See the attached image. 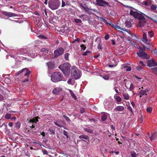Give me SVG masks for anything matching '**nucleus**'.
Instances as JSON below:
<instances>
[{"label":"nucleus","instance_id":"58836bf2","mask_svg":"<svg viewBox=\"0 0 157 157\" xmlns=\"http://www.w3.org/2000/svg\"><path fill=\"white\" fill-rule=\"evenodd\" d=\"M70 54L68 53H67L65 54L64 55V58L66 60H67L69 59V56Z\"/></svg>","mask_w":157,"mask_h":157},{"label":"nucleus","instance_id":"0eeeda50","mask_svg":"<svg viewBox=\"0 0 157 157\" xmlns=\"http://www.w3.org/2000/svg\"><path fill=\"white\" fill-rule=\"evenodd\" d=\"M38 121L37 118V117H35V118H33V119H31L29 122H28V124H29V126H30V124H32V125L30 126V128H33L34 130L36 129V128H35L34 126V125H35L34 124L36 123V122Z\"/></svg>","mask_w":157,"mask_h":157},{"label":"nucleus","instance_id":"bb28decb","mask_svg":"<svg viewBox=\"0 0 157 157\" xmlns=\"http://www.w3.org/2000/svg\"><path fill=\"white\" fill-rule=\"evenodd\" d=\"M123 97L124 99L128 100L129 98V95L128 94L126 93H124L123 94Z\"/></svg>","mask_w":157,"mask_h":157},{"label":"nucleus","instance_id":"bf43d9fd","mask_svg":"<svg viewBox=\"0 0 157 157\" xmlns=\"http://www.w3.org/2000/svg\"><path fill=\"white\" fill-rule=\"evenodd\" d=\"M4 98L3 96L1 94H0V101H2L4 99Z\"/></svg>","mask_w":157,"mask_h":157},{"label":"nucleus","instance_id":"393cba45","mask_svg":"<svg viewBox=\"0 0 157 157\" xmlns=\"http://www.w3.org/2000/svg\"><path fill=\"white\" fill-rule=\"evenodd\" d=\"M48 50L45 48H42L41 50V52L43 53V54L46 55L48 53Z\"/></svg>","mask_w":157,"mask_h":157},{"label":"nucleus","instance_id":"13d9d810","mask_svg":"<svg viewBox=\"0 0 157 157\" xmlns=\"http://www.w3.org/2000/svg\"><path fill=\"white\" fill-rule=\"evenodd\" d=\"M140 64H141L142 66L143 67H145L146 66V64L144 63L143 62V61H140L139 62Z\"/></svg>","mask_w":157,"mask_h":157},{"label":"nucleus","instance_id":"a18cd8bd","mask_svg":"<svg viewBox=\"0 0 157 157\" xmlns=\"http://www.w3.org/2000/svg\"><path fill=\"white\" fill-rule=\"evenodd\" d=\"M134 87L133 84L132 83H131L129 88V90L132 91L134 89Z\"/></svg>","mask_w":157,"mask_h":157},{"label":"nucleus","instance_id":"09e8293b","mask_svg":"<svg viewBox=\"0 0 157 157\" xmlns=\"http://www.w3.org/2000/svg\"><path fill=\"white\" fill-rule=\"evenodd\" d=\"M152 53L154 55L156 56L157 57V50L156 49H155L152 51Z\"/></svg>","mask_w":157,"mask_h":157},{"label":"nucleus","instance_id":"ea45409f","mask_svg":"<svg viewBox=\"0 0 157 157\" xmlns=\"http://www.w3.org/2000/svg\"><path fill=\"white\" fill-rule=\"evenodd\" d=\"M157 8V6H156L155 5H152L151 7V9L153 10H156Z\"/></svg>","mask_w":157,"mask_h":157},{"label":"nucleus","instance_id":"6e6552de","mask_svg":"<svg viewBox=\"0 0 157 157\" xmlns=\"http://www.w3.org/2000/svg\"><path fill=\"white\" fill-rule=\"evenodd\" d=\"M96 2L99 6L106 7L109 6L108 2L103 0H96Z\"/></svg>","mask_w":157,"mask_h":157},{"label":"nucleus","instance_id":"338daca9","mask_svg":"<svg viewBox=\"0 0 157 157\" xmlns=\"http://www.w3.org/2000/svg\"><path fill=\"white\" fill-rule=\"evenodd\" d=\"M65 3L64 2L62 1V7H64L65 6Z\"/></svg>","mask_w":157,"mask_h":157},{"label":"nucleus","instance_id":"e2e57ef3","mask_svg":"<svg viewBox=\"0 0 157 157\" xmlns=\"http://www.w3.org/2000/svg\"><path fill=\"white\" fill-rule=\"evenodd\" d=\"M8 12H5V11H3L2 12V14L5 15L7 16V13Z\"/></svg>","mask_w":157,"mask_h":157},{"label":"nucleus","instance_id":"603ef678","mask_svg":"<svg viewBox=\"0 0 157 157\" xmlns=\"http://www.w3.org/2000/svg\"><path fill=\"white\" fill-rule=\"evenodd\" d=\"M48 131H50V134H55V131H54V130L53 129H51V130L49 129Z\"/></svg>","mask_w":157,"mask_h":157},{"label":"nucleus","instance_id":"473e14b6","mask_svg":"<svg viewBox=\"0 0 157 157\" xmlns=\"http://www.w3.org/2000/svg\"><path fill=\"white\" fill-rule=\"evenodd\" d=\"M152 108L151 107H149L147 108L146 111L149 113H151L152 112Z\"/></svg>","mask_w":157,"mask_h":157},{"label":"nucleus","instance_id":"37998d69","mask_svg":"<svg viewBox=\"0 0 157 157\" xmlns=\"http://www.w3.org/2000/svg\"><path fill=\"white\" fill-rule=\"evenodd\" d=\"M63 117L65 119L68 121H70V119L66 116L63 115Z\"/></svg>","mask_w":157,"mask_h":157},{"label":"nucleus","instance_id":"f03ea898","mask_svg":"<svg viewBox=\"0 0 157 157\" xmlns=\"http://www.w3.org/2000/svg\"><path fill=\"white\" fill-rule=\"evenodd\" d=\"M71 76L74 79H77L80 78L82 75L81 71L75 66H73L71 70Z\"/></svg>","mask_w":157,"mask_h":157},{"label":"nucleus","instance_id":"3c124183","mask_svg":"<svg viewBox=\"0 0 157 157\" xmlns=\"http://www.w3.org/2000/svg\"><path fill=\"white\" fill-rule=\"evenodd\" d=\"M85 111V109L84 108H82L80 111V113L82 114Z\"/></svg>","mask_w":157,"mask_h":157},{"label":"nucleus","instance_id":"c85d7f7f","mask_svg":"<svg viewBox=\"0 0 157 157\" xmlns=\"http://www.w3.org/2000/svg\"><path fill=\"white\" fill-rule=\"evenodd\" d=\"M69 92L71 95L72 97L75 99L76 98V96H75L74 93L73 92V91L70 90H69Z\"/></svg>","mask_w":157,"mask_h":157},{"label":"nucleus","instance_id":"7c9ffc66","mask_svg":"<svg viewBox=\"0 0 157 157\" xmlns=\"http://www.w3.org/2000/svg\"><path fill=\"white\" fill-rule=\"evenodd\" d=\"M151 70L153 72L157 75V67L151 68Z\"/></svg>","mask_w":157,"mask_h":157},{"label":"nucleus","instance_id":"4468645a","mask_svg":"<svg viewBox=\"0 0 157 157\" xmlns=\"http://www.w3.org/2000/svg\"><path fill=\"white\" fill-rule=\"evenodd\" d=\"M25 70H26V72L24 76H27V77H28L30 74V71L26 68L23 69L22 70L19 71L17 73H21Z\"/></svg>","mask_w":157,"mask_h":157},{"label":"nucleus","instance_id":"c9c22d12","mask_svg":"<svg viewBox=\"0 0 157 157\" xmlns=\"http://www.w3.org/2000/svg\"><path fill=\"white\" fill-rule=\"evenodd\" d=\"M5 118L7 119H10L11 118L10 114L9 113L6 114L5 116Z\"/></svg>","mask_w":157,"mask_h":157},{"label":"nucleus","instance_id":"39448f33","mask_svg":"<svg viewBox=\"0 0 157 157\" xmlns=\"http://www.w3.org/2000/svg\"><path fill=\"white\" fill-rule=\"evenodd\" d=\"M60 2L58 0L51 1L49 4V7L52 10H55L59 7Z\"/></svg>","mask_w":157,"mask_h":157},{"label":"nucleus","instance_id":"49530a36","mask_svg":"<svg viewBox=\"0 0 157 157\" xmlns=\"http://www.w3.org/2000/svg\"><path fill=\"white\" fill-rule=\"evenodd\" d=\"M127 109H128L132 113H133V110L132 107L129 105L127 107Z\"/></svg>","mask_w":157,"mask_h":157},{"label":"nucleus","instance_id":"680f3d73","mask_svg":"<svg viewBox=\"0 0 157 157\" xmlns=\"http://www.w3.org/2000/svg\"><path fill=\"white\" fill-rule=\"evenodd\" d=\"M97 48H98V49H102L101 45L100 44H98V45Z\"/></svg>","mask_w":157,"mask_h":157},{"label":"nucleus","instance_id":"6e6d98bb","mask_svg":"<svg viewBox=\"0 0 157 157\" xmlns=\"http://www.w3.org/2000/svg\"><path fill=\"white\" fill-rule=\"evenodd\" d=\"M71 81H72L71 79V78H69L67 82L69 84H72Z\"/></svg>","mask_w":157,"mask_h":157},{"label":"nucleus","instance_id":"de8ad7c7","mask_svg":"<svg viewBox=\"0 0 157 157\" xmlns=\"http://www.w3.org/2000/svg\"><path fill=\"white\" fill-rule=\"evenodd\" d=\"M108 104H109V102L104 103V105L105 108L107 109L108 108L110 107V106H107V105Z\"/></svg>","mask_w":157,"mask_h":157},{"label":"nucleus","instance_id":"5701e85b","mask_svg":"<svg viewBox=\"0 0 157 157\" xmlns=\"http://www.w3.org/2000/svg\"><path fill=\"white\" fill-rule=\"evenodd\" d=\"M6 16L9 17H15L17 16V14L16 13L11 12H8Z\"/></svg>","mask_w":157,"mask_h":157},{"label":"nucleus","instance_id":"774afa93","mask_svg":"<svg viewBox=\"0 0 157 157\" xmlns=\"http://www.w3.org/2000/svg\"><path fill=\"white\" fill-rule=\"evenodd\" d=\"M13 124L12 122H10L9 123V124H8V125L10 127H11L13 126Z\"/></svg>","mask_w":157,"mask_h":157},{"label":"nucleus","instance_id":"e433bc0d","mask_svg":"<svg viewBox=\"0 0 157 157\" xmlns=\"http://www.w3.org/2000/svg\"><path fill=\"white\" fill-rule=\"evenodd\" d=\"M38 37L39 38L41 39H47V37L46 36H44V35H39L38 36Z\"/></svg>","mask_w":157,"mask_h":157},{"label":"nucleus","instance_id":"423d86ee","mask_svg":"<svg viewBox=\"0 0 157 157\" xmlns=\"http://www.w3.org/2000/svg\"><path fill=\"white\" fill-rule=\"evenodd\" d=\"M64 49L62 48H59L55 50L54 53L55 57H57L62 55L64 52Z\"/></svg>","mask_w":157,"mask_h":157},{"label":"nucleus","instance_id":"4d7b16f0","mask_svg":"<svg viewBox=\"0 0 157 157\" xmlns=\"http://www.w3.org/2000/svg\"><path fill=\"white\" fill-rule=\"evenodd\" d=\"M108 66L109 67H113L116 66L117 65L116 64L113 65V64H108Z\"/></svg>","mask_w":157,"mask_h":157},{"label":"nucleus","instance_id":"2f4dec72","mask_svg":"<svg viewBox=\"0 0 157 157\" xmlns=\"http://www.w3.org/2000/svg\"><path fill=\"white\" fill-rule=\"evenodd\" d=\"M124 68H126V71H130L131 70V67L130 66H124Z\"/></svg>","mask_w":157,"mask_h":157},{"label":"nucleus","instance_id":"6ab92c4d","mask_svg":"<svg viewBox=\"0 0 157 157\" xmlns=\"http://www.w3.org/2000/svg\"><path fill=\"white\" fill-rule=\"evenodd\" d=\"M132 21L129 20V21H126L125 24L126 26L128 28H130L132 26Z\"/></svg>","mask_w":157,"mask_h":157},{"label":"nucleus","instance_id":"9b49d317","mask_svg":"<svg viewBox=\"0 0 157 157\" xmlns=\"http://www.w3.org/2000/svg\"><path fill=\"white\" fill-rule=\"evenodd\" d=\"M27 54L29 56L32 58H35L37 56V53L35 52V51H33L29 50V51L27 53L24 52L21 53V54Z\"/></svg>","mask_w":157,"mask_h":157},{"label":"nucleus","instance_id":"69168bd1","mask_svg":"<svg viewBox=\"0 0 157 157\" xmlns=\"http://www.w3.org/2000/svg\"><path fill=\"white\" fill-rule=\"evenodd\" d=\"M110 25L111 26V27L113 28H115L116 25L111 23L110 24Z\"/></svg>","mask_w":157,"mask_h":157},{"label":"nucleus","instance_id":"f3484780","mask_svg":"<svg viewBox=\"0 0 157 157\" xmlns=\"http://www.w3.org/2000/svg\"><path fill=\"white\" fill-rule=\"evenodd\" d=\"M62 90L61 88L60 87H57L55 88L52 91L53 94H58Z\"/></svg>","mask_w":157,"mask_h":157},{"label":"nucleus","instance_id":"ddd939ff","mask_svg":"<svg viewBox=\"0 0 157 157\" xmlns=\"http://www.w3.org/2000/svg\"><path fill=\"white\" fill-rule=\"evenodd\" d=\"M143 41L146 44H149L150 43V40L149 39H148L147 37V34L144 33L143 34Z\"/></svg>","mask_w":157,"mask_h":157},{"label":"nucleus","instance_id":"0e129e2a","mask_svg":"<svg viewBox=\"0 0 157 157\" xmlns=\"http://www.w3.org/2000/svg\"><path fill=\"white\" fill-rule=\"evenodd\" d=\"M131 104L133 108H134L135 107V104L134 103L133 101H132L131 102Z\"/></svg>","mask_w":157,"mask_h":157},{"label":"nucleus","instance_id":"b1692460","mask_svg":"<svg viewBox=\"0 0 157 157\" xmlns=\"http://www.w3.org/2000/svg\"><path fill=\"white\" fill-rule=\"evenodd\" d=\"M157 136V133L156 132H154L150 137V139L151 140L155 139Z\"/></svg>","mask_w":157,"mask_h":157},{"label":"nucleus","instance_id":"864d4df0","mask_svg":"<svg viewBox=\"0 0 157 157\" xmlns=\"http://www.w3.org/2000/svg\"><path fill=\"white\" fill-rule=\"evenodd\" d=\"M44 154L47 155L48 154V152L45 149H43L42 151Z\"/></svg>","mask_w":157,"mask_h":157},{"label":"nucleus","instance_id":"c03bdc74","mask_svg":"<svg viewBox=\"0 0 157 157\" xmlns=\"http://www.w3.org/2000/svg\"><path fill=\"white\" fill-rule=\"evenodd\" d=\"M63 134L66 136L67 138H68V133L65 130L63 131Z\"/></svg>","mask_w":157,"mask_h":157},{"label":"nucleus","instance_id":"2eb2a0df","mask_svg":"<svg viewBox=\"0 0 157 157\" xmlns=\"http://www.w3.org/2000/svg\"><path fill=\"white\" fill-rule=\"evenodd\" d=\"M150 90V89L149 88H147L145 90H141L139 93V94L140 95V97H141L142 96H143L144 95H147V92Z\"/></svg>","mask_w":157,"mask_h":157},{"label":"nucleus","instance_id":"4c0bfd02","mask_svg":"<svg viewBox=\"0 0 157 157\" xmlns=\"http://www.w3.org/2000/svg\"><path fill=\"white\" fill-rule=\"evenodd\" d=\"M21 124L20 122H17L15 124V127L18 129L20 127Z\"/></svg>","mask_w":157,"mask_h":157},{"label":"nucleus","instance_id":"f257e3e1","mask_svg":"<svg viewBox=\"0 0 157 157\" xmlns=\"http://www.w3.org/2000/svg\"><path fill=\"white\" fill-rule=\"evenodd\" d=\"M129 11L130 15L139 20L140 26L143 27L147 21L144 15L147 17L146 15L140 11L135 9L132 7H129L128 9Z\"/></svg>","mask_w":157,"mask_h":157},{"label":"nucleus","instance_id":"5fc2aeb1","mask_svg":"<svg viewBox=\"0 0 157 157\" xmlns=\"http://www.w3.org/2000/svg\"><path fill=\"white\" fill-rule=\"evenodd\" d=\"M109 34H107L105 35V40H108L109 38Z\"/></svg>","mask_w":157,"mask_h":157},{"label":"nucleus","instance_id":"a211bd4d","mask_svg":"<svg viewBox=\"0 0 157 157\" xmlns=\"http://www.w3.org/2000/svg\"><path fill=\"white\" fill-rule=\"evenodd\" d=\"M115 73L113 71L109 75H105L103 76V78L105 80H108L110 76H111V75H113L114 76H115Z\"/></svg>","mask_w":157,"mask_h":157},{"label":"nucleus","instance_id":"dca6fc26","mask_svg":"<svg viewBox=\"0 0 157 157\" xmlns=\"http://www.w3.org/2000/svg\"><path fill=\"white\" fill-rule=\"evenodd\" d=\"M125 108L124 106H117L114 109V111H115L122 112L124 109Z\"/></svg>","mask_w":157,"mask_h":157},{"label":"nucleus","instance_id":"4be33fe9","mask_svg":"<svg viewBox=\"0 0 157 157\" xmlns=\"http://www.w3.org/2000/svg\"><path fill=\"white\" fill-rule=\"evenodd\" d=\"M54 123L55 125L61 128L63 127V124H61L60 122L54 121Z\"/></svg>","mask_w":157,"mask_h":157},{"label":"nucleus","instance_id":"7ed1b4c3","mask_svg":"<svg viewBox=\"0 0 157 157\" xmlns=\"http://www.w3.org/2000/svg\"><path fill=\"white\" fill-rule=\"evenodd\" d=\"M63 76L59 72H56L53 73L51 76V80L54 82H56L62 80Z\"/></svg>","mask_w":157,"mask_h":157},{"label":"nucleus","instance_id":"8fccbe9b","mask_svg":"<svg viewBox=\"0 0 157 157\" xmlns=\"http://www.w3.org/2000/svg\"><path fill=\"white\" fill-rule=\"evenodd\" d=\"M90 53V51H86L85 52L83 53L82 54V55L83 56H86L88 55V53Z\"/></svg>","mask_w":157,"mask_h":157},{"label":"nucleus","instance_id":"a19ab883","mask_svg":"<svg viewBox=\"0 0 157 157\" xmlns=\"http://www.w3.org/2000/svg\"><path fill=\"white\" fill-rule=\"evenodd\" d=\"M74 21L76 23H81L82 22L81 20L79 19L75 18L74 19Z\"/></svg>","mask_w":157,"mask_h":157},{"label":"nucleus","instance_id":"052dcab7","mask_svg":"<svg viewBox=\"0 0 157 157\" xmlns=\"http://www.w3.org/2000/svg\"><path fill=\"white\" fill-rule=\"evenodd\" d=\"M136 68L138 71H140L142 69L141 67L140 66H137L136 67Z\"/></svg>","mask_w":157,"mask_h":157},{"label":"nucleus","instance_id":"79ce46f5","mask_svg":"<svg viewBox=\"0 0 157 157\" xmlns=\"http://www.w3.org/2000/svg\"><path fill=\"white\" fill-rule=\"evenodd\" d=\"M80 47L81 48V50H83V51L85 50L86 48V47L83 44H81L80 45Z\"/></svg>","mask_w":157,"mask_h":157},{"label":"nucleus","instance_id":"a878e982","mask_svg":"<svg viewBox=\"0 0 157 157\" xmlns=\"http://www.w3.org/2000/svg\"><path fill=\"white\" fill-rule=\"evenodd\" d=\"M131 153L132 157H139V154L138 153L136 154L134 152H131Z\"/></svg>","mask_w":157,"mask_h":157},{"label":"nucleus","instance_id":"c756f323","mask_svg":"<svg viewBox=\"0 0 157 157\" xmlns=\"http://www.w3.org/2000/svg\"><path fill=\"white\" fill-rule=\"evenodd\" d=\"M107 116L106 114H103L101 117V119L102 121H105L106 119Z\"/></svg>","mask_w":157,"mask_h":157},{"label":"nucleus","instance_id":"f704fd0d","mask_svg":"<svg viewBox=\"0 0 157 157\" xmlns=\"http://www.w3.org/2000/svg\"><path fill=\"white\" fill-rule=\"evenodd\" d=\"M148 36H149L150 38H151L153 36V31H148L147 32Z\"/></svg>","mask_w":157,"mask_h":157},{"label":"nucleus","instance_id":"cd10ccee","mask_svg":"<svg viewBox=\"0 0 157 157\" xmlns=\"http://www.w3.org/2000/svg\"><path fill=\"white\" fill-rule=\"evenodd\" d=\"M114 98L118 102H120L121 101V98L119 96H114Z\"/></svg>","mask_w":157,"mask_h":157},{"label":"nucleus","instance_id":"1a4fd4ad","mask_svg":"<svg viewBox=\"0 0 157 157\" xmlns=\"http://www.w3.org/2000/svg\"><path fill=\"white\" fill-rule=\"evenodd\" d=\"M137 54L140 57L145 59H149L150 56L145 52L140 51L139 52H137Z\"/></svg>","mask_w":157,"mask_h":157},{"label":"nucleus","instance_id":"72a5a7b5","mask_svg":"<svg viewBox=\"0 0 157 157\" xmlns=\"http://www.w3.org/2000/svg\"><path fill=\"white\" fill-rule=\"evenodd\" d=\"M115 29H121V30H123L124 31H127L125 29L121 28L120 27H119L117 25H116Z\"/></svg>","mask_w":157,"mask_h":157},{"label":"nucleus","instance_id":"f8f14e48","mask_svg":"<svg viewBox=\"0 0 157 157\" xmlns=\"http://www.w3.org/2000/svg\"><path fill=\"white\" fill-rule=\"evenodd\" d=\"M48 69L52 70L55 68V63L53 62H49L46 63Z\"/></svg>","mask_w":157,"mask_h":157},{"label":"nucleus","instance_id":"aec40b11","mask_svg":"<svg viewBox=\"0 0 157 157\" xmlns=\"http://www.w3.org/2000/svg\"><path fill=\"white\" fill-rule=\"evenodd\" d=\"M79 139H82L83 140H84L83 139H85L86 140L89 139V136L87 135H80L79 136Z\"/></svg>","mask_w":157,"mask_h":157},{"label":"nucleus","instance_id":"412c9836","mask_svg":"<svg viewBox=\"0 0 157 157\" xmlns=\"http://www.w3.org/2000/svg\"><path fill=\"white\" fill-rule=\"evenodd\" d=\"M84 129L86 132H87L90 133H93V130L90 127H86L84 128Z\"/></svg>","mask_w":157,"mask_h":157},{"label":"nucleus","instance_id":"9d476101","mask_svg":"<svg viewBox=\"0 0 157 157\" xmlns=\"http://www.w3.org/2000/svg\"><path fill=\"white\" fill-rule=\"evenodd\" d=\"M147 66L149 67L157 66V62L153 59H151L148 61Z\"/></svg>","mask_w":157,"mask_h":157},{"label":"nucleus","instance_id":"20e7f679","mask_svg":"<svg viewBox=\"0 0 157 157\" xmlns=\"http://www.w3.org/2000/svg\"><path fill=\"white\" fill-rule=\"evenodd\" d=\"M59 68L65 75H68L70 73V65L69 63H65L60 65Z\"/></svg>","mask_w":157,"mask_h":157}]
</instances>
